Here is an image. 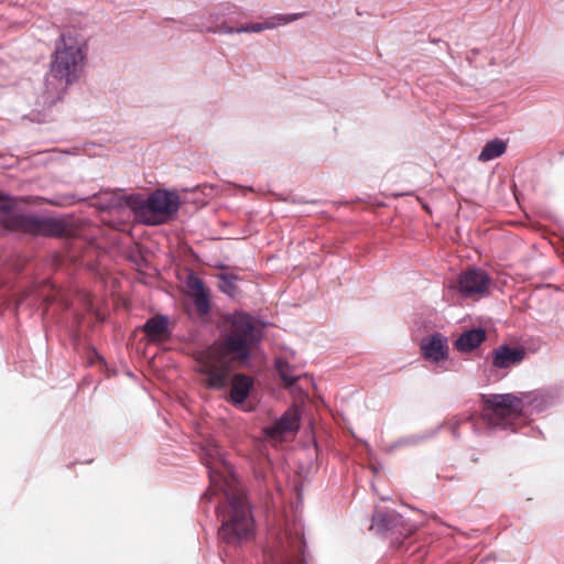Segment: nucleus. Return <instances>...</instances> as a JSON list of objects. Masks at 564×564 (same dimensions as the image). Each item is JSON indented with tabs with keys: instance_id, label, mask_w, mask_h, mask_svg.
<instances>
[{
	"instance_id": "obj_1",
	"label": "nucleus",
	"mask_w": 564,
	"mask_h": 564,
	"mask_svg": "<svg viewBox=\"0 0 564 564\" xmlns=\"http://www.w3.org/2000/svg\"><path fill=\"white\" fill-rule=\"evenodd\" d=\"M203 459L210 480V486L203 498L212 501L214 496L221 495L226 500L224 505L217 507V514L221 521L220 539L227 544H238L248 540L253 533L250 507L219 445L214 441H207L203 447Z\"/></svg>"
},
{
	"instance_id": "obj_2",
	"label": "nucleus",
	"mask_w": 564,
	"mask_h": 564,
	"mask_svg": "<svg viewBox=\"0 0 564 564\" xmlns=\"http://www.w3.org/2000/svg\"><path fill=\"white\" fill-rule=\"evenodd\" d=\"M225 338L202 351L197 357V370L205 387L223 390L228 386L231 364H246L257 351L263 325L243 312L230 317Z\"/></svg>"
},
{
	"instance_id": "obj_3",
	"label": "nucleus",
	"mask_w": 564,
	"mask_h": 564,
	"mask_svg": "<svg viewBox=\"0 0 564 564\" xmlns=\"http://www.w3.org/2000/svg\"><path fill=\"white\" fill-rule=\"evenodd\" d=\"M87 40L76 32L63 33L52 56L50 74L63 88L77 82L85 68L87 58Z\"/></svg>"
},
{
	"instance_id": "obj_4",
	"label": "nucleus",
	"mask_w": 564,
	"mask_h": 564,
	"mask_svg": "<svg viewBox=\"0 0 564 564\" xmlns=\"http://www.w3.org/2000/svg\"><path fill=\"white\" fill-rule=\"evenodd\" d=\"M126 204L140 221L158 226L172 219L180 209L181 199L175 192L158 189L147 199L140 195L127 196Z\"/></svg>"
},
{
	"instance_id": "obj_5",
	"label": "nucleus",
	"mask_w": 564,
	"mask_h": 564,
	"mask_svg": "<svg viewBox=\"0 0 564 564\" xmlns=\"http://www.w3.org/2000/svg\"><path fill=\"white\" fill-rule=\"evenodd\" d=\"M482 419L494 427L516 430L524 423V394L503 393L481 397Z\"/></svg>"
},
{
	"instance_id": "obj_6",
	"label": "nucleus",
	"mask_w": 564,
	"mask_h": 564,
	"mask_svg": "<svg viewBox=\"0 0 564 564\" xmlns=\"http://www.w3.org/2000/svg\"><path fill=\"white\" fill-rule=\"evenodd\" d=\"M303 546L301 528L291 529L264 551L262 564H304Z\"/></svg>"
},
{
	"instance_id": "obj_7",
	"label": "nucleus",
	"mask_w": 564,
	"mask_h": 564,
	"mask_svg": "<svg viewBox=\"0 0 564 564\" xmlns=\"http://www.w3.org/2000/svg\"><path fill=\"white\" fill-rule=\"evenodd\" d=\"M0 223L6 227L17 226L24 231L35 235H52L56 223L52 218H39L31 215H13L11 198L0 193Z\"/></svg>"
},
{
	"instance_id": "obj_8",
	"label": "nucleus",
	"mask_w": 564,
	"mask_h": 564,
	"mask_svg": "<svg viewBox=\"0 0 564 564\" xmlns=\"http://www.w3.org/2000/svg\"><path fill=\"white\" fill-rule=\"evenodd\" d=\"M420 348L423 358L430 362L437 372L449 371V346L447 337L440 333L427 335L421 339Z\"/></svg>"
},
{
	"instance_id": "obj_9",
	"label": "nucleus",
	"mask_w": 564,
	"mask_h": 564,
	"mask_svg": "<svg viewBox=\"0 0 564 564\" xmlns=\"http://www.w3.org/2000/svg\"><path fill=\"white\" fill-rule=\"evenodd\" d=\"M491 279L480 269H468L462 272L449 289L457 290L465 299H477L488 293Z\"/></svg>"
},
{
	"instance_id": "obj_10",
	"label": "nucleus",
	"mask_w": 564,
	"mask_h": 564,
	"mask_svg": "<svg viewBox=\"0 0 564 564\" xmlns=\"http://www.w3.org/2000/svg\"><path fill=\"white\" fill-rule=\"evenodd\" d=\"M304 17L303 12L299 13H278L265 18L262 22H249L239 26L237 34L241 33H260L267 30H274L290 23H293Z\"/></svg>"
},
{
	"instance_id": "obj_11",
	"label": "nucleus",
	"mask_w": 564,
	"mask_h": 564,
	"mask_svg": "<svg viewBox=\"0 0 564 564\" xmlns=\"http://www.w3.org/2000/svg\"><path fill=\"white\" fill-rule=\"evenodd\" d=\"M300 415L296 409L288 410L281 419L264 430L265 435L272 441L280 442L288 433H294L299 429Z\"/></svg>"
},
{
	"instance_id": "obj_12",
	"label": "nucleus",
	"mask_w": 564,
	"mask_h": 564,
	"mask_svg": "<svg viewBox=\"0 0 564 564\" xmlns=\"http://www.w3.org/2000/svg\"><path fill=\"white\" fill-rule=\"evenodd\" d=\"M492 367L496 369H509L519 365L525 357L522 347L502 345L492 350Z\"/></svg>"
},
{
	"instance_id": "obj_13",
	"label": "nucleus",
	"mask_w": 564,
	"mask_h": 564,
	"mask_svg": "<svg viewBox=\"0 0 564 564\" xmlns=\"http://www.w3.org/2000/svg\"><path fill=\"white\" fill-rule=\"evenodd\" d=\"M252 387L253 381L250 377L242 373L234 376L230 384L229 401L235 406L242 408Z\"/></svg>"
},
{
	"instance_id": "obj_14",
	"label": "nucleus",
	"mask_w": 564,
	"mask_h": 564,
	"mask_svg": "<svg viewBox=\"0 0 564 564\" xmlns=\"http://www.w3.org/2000/svg\"><path fill=\"white\" fill-rule=\"evenodd\" d=\"M169 318L158 315L150 318L143 326V330L151 341H161L169 337Z\"/></svg>"
},
{
	"instance_id": "obj_15",
	"label": "nucleus",
	"mask_w": 564,
	"mask_h": 564,
	"mask_svg": "<svg viewBox=\"0 0 564 564\" xmlns=\"http://www.w3.org/2000/svg\"><path fill=\"white\" fill-rule=\"evenodd\" d=\"M188 288L194 301V305L200 314H207L209 311L208 293L200 279L197 276H189Z\"/></svg>"
},
{
	"instance_id": "obj_16",
	"label": "nucleus",
	"mask_w": 564,
	"mask_h": 564,
	"mask_svg": "<svg viewBox=\"0 0 564 564\" xmlns=\"http://www.w3.org/2000/svg\"><path fill=\"white\" fill-rule=\"evenodd\" d=\"M486 339L482 328H474L464 332L456 340L455 348L462 352H468L478 347Z\"/></svg>"
},
{
	"instance_id": "obj_17",
	"label": "nucleus",
	"mask_w": 564,
	"mask_h": 564,
	"mask_svg": "<svg viewBox=\"0 0 564 564\" xmlns=\"http://www.w3.org/2000/svg\"><path fill=\"white\" fill-rule=\"evenodd\" d=\"M506 151V143L501 140H492L489 141L481 150L478 155L479 161L488 162L494 160L500 155H502Z\"/></svg>"
},
{
	"instance_id": "obj_18",
	"label": "nucleus",
	"mask_w": 564,
	"mask_h": 564,
	"mask_svg": "<svg viewBox=\"0 0 564 564\" xmlns=\"http://www.w3.org/2000/svg\"><path fill=\"white\" fill-rule=\"evenodd\" d=\"M276 369L281 379L288 387H295L296 382L301 380V377L293 375L291 367L283 360L276 361Z\"/></svg>"
},
{
	"instance_id": "obj_19",
	"label": "nucleus",
	"mask_w": 564,
	"mask_h": 564,
	"mask_svg": "<svg viewBox=\"0 0 564 564\" xmlns=\"http://www.w3.org/2000/svg\"><path fill=\"white\" fill-rule=\"evenodd\" d=\"M197 31L199 32H207V33H220V34H237L236 30H239L238 28L229 26L226 23H221L219 26H207L204 24H199L195 26Z\"/></svg>"
},
{
	"instance_id": "obj_20",
	"label": "nucleus",
	"mask_w": 564,
	"mask_h": 564,
	"mask_svg": "<svg viewBox=\"0 0 564 564\" xmlns=\"http://www.w3.org/2000/svg\"><path fill=\"white\" fill-rule=\"evenodd\" d=\"M219 289L229 296H232L235 294L234 279L227 275H221L219 281Z\"/></svg>"
},
{
	"instance_id": "obj_21",
	"label": "nucleus",
	"mask_w": 564,
	"mask_h": 564,
	"mask_svg": "<svg viewBox=\"0 0 564 564\" xmlns=\"http://www.w3.org/2000/svg\"><path fill=\"white\" fill-rule=\"evenodd\" d=\"M388 517L384 513H376L372 517V528H377L379 531L388 528Z\"/></svg>"
},
{
	"instance_id": "obj_22",
	"label": "nucleus",
	"mask_w": 564,
	"mask_h": 564,
	"mask_svg": "<svg viewBox=\"0 0 564 564\" xmlns=\"http://www.w3.org/2000/svg\"><path fill=\"white\" fill-rule=\"evenodd\" d=\"M420 440H421V437H419V436H406V437L400 438L398 442H395L393 445H391L388 448V451L391 452L394 448H397L399 446H402V445H413V444H416Z\"/></svg>"
},
{
	"instance_id": "obj_23",
	"label": "nucleus",
	"mask_w": 564,
	"mask_h": 564,
	"mask_svg": "<svg viewBox=\"0 0 564 564\" xmlns=\"http://www.w3.org/2000/svg\"><path fill=\"white\" fill-rule=\"evenodd\" d=\"M111 198L108 205L104 206V208H111L118 205V199L113 194H110Z\"/></svg>"
},
{
	"instance_id": "obj_24",
	"label": "nucleus",
	"mask_w": 564,
	"mask_h": 564,
	"mask_svg": "<svg viewBox=\"0 0 564 564\" xmlns=\"http://www.w3.org/2000/svg\"><path fill=\"white\" fill-rule=\"evenodd\" d=\"M256 477H257L258 479H262V480H264V479H265V476H264V475H262V474H261V473H259V471H256Z\"/></svg>"
}]
</instances>
